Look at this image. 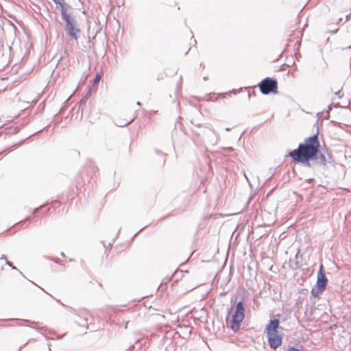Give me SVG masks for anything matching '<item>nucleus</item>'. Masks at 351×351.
I'll return each instance as SVG.
<instances>
[{"label": "nucleus", "instance_id": "a211bd4d", "mask_svg": "<svg viewBox=\"0 0 351 351\" xmlns=\"http://www.w3.org/2000/svg\"><path fill=\"white\" fill-rule=\"evenodd\" d=\"M204 80H208V77H204Z\"/></svg>", "mask_w": 351, "mask_h": 351}, {"label": "nucleus", "instance_id": "dca6fc26", "mask_svg": "<svg viewBox=\"0 0 351 351\" xmlns=\"http://www.w3.org/2000/svg\"><path fill=\"white\" fill-rule=\"evenodd\" d=\"M350 17V14L346 15V20H348V19Z\"/></svg>", "mask_w": 351, "mask_h": 351}, {"label": "nucleus", "instance_id": "f257e3e1", "mask_svg": "<svg viewBox=\"0 0 351 351\" xmlns=\"http://www.w3.org/2000/svg\"><path fill=\"white\" fill-rule=\"evenodd\" d=\"M319 148V142L318 136L317 134H315L305 138L304 141L300 143L297 149L290 152L289 155L294 161L306 164L309 166V160L317 157Z\"/></svg>", "mask_w": 351, "mask_h": 351}, {"label": "nucleus", "instance_id": "9b49d317", "mask_svg": "<svg viewBox=\"0 0 351 351\" xmlns=\"http://www.w3.org/2000/svg\"><path fill=\"white\" fill-rule=\"evenodd\" d=\"M101 80V75L100 74H97L96 76L95 77L94 80H93V83L94 84H97Z\"/></svg>", "mask_w": 351, "mask_h": 351}, {"label": "nucleus", "instance_id": "ddd939ff", "mask_svg": "<svg viewBox=\"0 0 351 351\" xmlns=\"http://www.w3.org/2000/svg\"><path fill=\"white\" fill-rule=\"evenodd\" d=\"M335 95L337 96H338L339 98H341L342 97V95H341V91L340 90H338V91L335 92Z\"/></svg>", "mask_w": 351, "mask_h": 351}, {"label": "nucleus", "instance_id": "f8f14e48", "mask_svg": "<svg viewBox=\"0 0 351 351\" xmlns=\"http://www.w3.org/2000/svg\"><path fill=\"white\" fill-rule=\"evenodd\" d=\"M289 351H300L299 349L293 347V346H291L289 348Z\"/></svg>", "mask_w": 351, "mask_h": 351}, {"label": "nucleus", "instance_id": "6ab92c4d", "mask_svg": "<svg viewBox=\"0 0 351 351\" xmlns=\"http://www.w3.org/2000/svg\"><path fill=\"white\" fill-rule=\"evenodd\" d=\"M136 104H137V106H140V105H141V103H140L139 101H138V102L136 103Z\"/></svg>", "mask_w": 351, "mask_h": 351}, {"label": "nucleus", "instance_id": "aec40b11", "mask_svg": "<svg viewBox=\"0 0 351 351\" xmlns=\"http://www.w3.org/2000/svg\"><path fill=\"white\" fill-rule=\"evenodd\" d=\"M61 256H64V253H63V252H62V253H61Z\"/></svg>", "mask_w": 351, "mask_h": 351}, {"label": "nucleus", "instance_id": "4468645a", "mask_svg": "<svg viewBox=\"0 0 351 351\" xmlns=\"http://www.w3.org/2000/svg\"><path fill=\"white\" fill-rule=\"evenodd\" d=\"M90 96V91H88V92L86 94L85 97H84V99H88V97H89Z\"/></svg>", "mask_w": 351, "mask_h": 351}, {"label": "nucleus", "instance_id": "423d86ee", "mask_svg": "<svg viewBox=\"0 0 351 351\" xmlns=\"http://www.w3.org/2000/svg\"><path fill=\"white\" fill-rule=\"evenodd\" d=\"M328 279L326 278L325 274L323 271V265L319 267V269L317 273V289L319 292H322L326 285H327Z\"/></svg>", "mask_w": 351, "mask_h": 351}, {"label": "nucleus", "instance_id": "9d476101", "mask_svg": "<svg viewBox=\"0 0 351 351\" xmlns=\"http://www.w3.org/2000/svg\"><path fill=\"white\" fill-rule=\"evenodd\" d=\"M132 120H130V121H126L123 123H117V125L120 126V127H123V126H125V125H128L129 123H130V122L132 121Z\"/></svg>", "mask_w": 351, "mask_h": 351}, {"label": "nucleus", "instance_id": "f03ea898", "mask_svg": "<svg viewBox=\"0 0 351 351\" xmlns=\"http://www.w3.org/2000/svg\"><path fill=\"white\" fill-rule=\"evenodd\" d=\"M279 324L278 319H271L265 328L268 343L273 349L278 348L282 344V339L277 330Z\"/></svg>", "mask_w": 351, "mask_h": 351}, {"label": "nucleus", "instance_id": "1a4fd4ad", "mask_svg": "<svg viewBox=\"0 0 351 351\" xmlns=\"http://www.w3.org/2000/svg\"><path fill=\"white\" fill-rule=\"evenodd\" d=\"M1 258L2 259H5L6 261V264L8 265L11 267L12 269H16V267L13 265V264L6 259V256H5L3 255Z\"/></svg>", "mask_w": 351, "mask_h": 351}, {"label": "nucleus", "instance_id": "20e7f679", "mask_svg": "<svg viewBox=\"0 0 351 351\" xmlns=\"http://www.w3.org/2000/svg\"><path fill=\"white\" fill-rule=\"evenodd\" d=\"M244 312L243 304L240 301L237 304L234 313L232 317L230 327L234 331H237L239 329L240 324L245 317Z\"/></svg>", "mask_w": 351, "mask_h": 351}, {"label": "nucleus", "instance_id": "412c9836", "mask_svg": "<svg viewBox=\"0 0 351 351\" xmlns=\"http://www.w3.org/2000/svg\"><path fill=\"white\" fill-rule=\"evenodd\" d=\"M226 130L227 131H229V130H230V129H229L228 128H227Z\"/></svg>", "mask_w": 351, "mask_h": 351}, {"label": "nucleus", "instance_id": "0eeeda50", "mask_svg": "<svg viewBox=\"0 0 351 351\" xmlns=\"http://www.w3.org/2000/svg\"><path fill=\"white\" fill-rule=\"evenodd\" d=\"M88 317H82L81 316H78L75 320L76 323L82 328V332H85L88 329Z\"/></svg>", "mask_w": 351, "mask_h": 351}, {"label": "nucleus", "instance_id": "6e6552de", "mask_svg": "<svg viewBox=\"0 0 351 351\" xmlns=\"http://www.w3.org/2000/svg\"><path fill=\"white\" fill-rule=\"evenodd\" d=\"M56 4H58L61 7V14H62V10L66 11V3L64 0H52Z\"/></svg>", "mask_w": 351, "mask_h": 351}, {"label": "nucleus", "instance_id": "39448f33", "mask_svg": "<svg viewBox=\"0 0 351 351\" xmlns=\"http://www.w3.org/2000/svg\"><path fill=\"white\" fill-rule=\"evenodd\" d=\"M259 88L263 94L269 95V93L277 92L278 83L276 80L266 77L260 82Z\"/></svg>", "mask_w": 351, "mask_h": 351}, {"label": "nucleus", "instance_id": "2eb2a0df", "mask_svg": "<svg viewBox=\"0 0 351 351\" xmlns=\"http://www.w3.org/2000/svg\"><path fill=\"white\" fill-rule=\"evenodd\" d=\"M321 159L325 162H326V158L324 155H321Z\"/></svg>", "mask_w": 351, "mask_h": 351}, {"label": "nucleus", "instance_id": "f3484780", "mask_svg": "<svg viewBox=\"0 0 351 351\" xmlns=\"http://www.w3.org/2000/svg\"><path fill=\"white\" fill-rule=\"evenodd\" d=\"M39 208H36L34 211V213H36L38 210Z\"/></svg>", "mask_w": 351, "mask_h": 351}, {"label": "nucleus", "instance_id": "7ed1b4c3", "mask_svg": "<svg viewBox=\"0 0 351 351\" xmlns=\"http://www.w3.org/2000/svg\"><path fill=\"white\" fill-rule=\"evenodd\" d=\"M61 15L66 22L69 36L73 39L77 40L78 38L77 34L80 32V29L77 27V22L76 19L74 17L70 16L66 11L62 10V14Z\"/></svg>", "mask_w": 351, "mask_h": 351}, {"label": "nucleus", "instance_id": "4be33fe9", "mask_svg": "<svg viewBox=\"0 0 351 351\" xmlns=\"http://www.w3.org/2000/svg\"><path fill=\"white\" fill-rule=\"evenodd\" d=\"M314 289L312 290V293L314 294Z\"/></svg>", "mask_w": 351, "mask_h": 351}]
</instances>
